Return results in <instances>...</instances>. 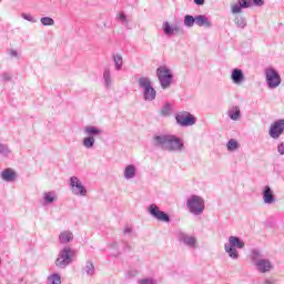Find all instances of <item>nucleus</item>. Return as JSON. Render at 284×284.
I'll return each mask as SVG.
<instances>
[{
	"label": "nucleus",
	"mask_w": 284,
	"mask_h": 284,
	"mask_svg": "<svg viewBox=\"0 0 284 284\" xmlns=\"http://www.w3.org/2000/svg\"><path fill=\"white\" fill-rule=\"evenodd\" d=\"M153 145L166 152H183L185 150L183 140L172 134L154 135Z\"/></svg>",
	"instance_id": "nucleus-1"
},
{
	"label": "nucleus",
	"mask_w": 284,
	"mask_h": 284,
	"mask_svg": "<svg viewBox=\"0 0 284 284\" xmlns=\"http://www.w3.org/2000/svg\"><path fill=\"white\" fill-rule=\"evenodd\" d=\"M251 258L255 265V270L260 272V274H267V272H272V270H274V264H272V261L263 258V253H261V251L257 248L252 250Z\"/></svg>",
	"instance_id": "nucleus-2"
},
{
	"label": "nucleus",
	"mask_w": 284,
	"mask_h": 284,
	"mask_svg": "<svg viewBox=\"0 0 284 284\" xmlns=\"http://www.w3.org/2000/svg\"><path fill=\"white\" fill-rule=\"evenodd\" d=\"M74 256H77V251L72 250L70 246H64L60 253L58 258L55 260L57 267H61V270H65L68 265H72L74 263Z\"/></svg>",
	"instance_id": "nucleus-3"
},
{
	"label": "nucleus",
	"mask_w": 284,
	"mask_h": 284,
	"mask_svg": "<svg viewBox=\"0 0 284 284\" xmlns=\"http://www.w3.org/2000/svg\"><path fill=\"white\" fill-rule=\"evenodd\" d=\"M186 207L194 216H201L205 212V200L200 195H190L186 200Z\"/></svg>",
	"instance_id": "nucleus-4"
},
{
	"label": "nucleus",
	"mask_w": 284,
	"mask_h": 284,
	"mask_svg": "<svg viewBox=\"0 0 284 284\" xmlns=\"http://www.w3.org/2000/svg\"><path fill=\"white\" fill-rule=\"evenodd\" d=\"M245 247V242L241 240L239 236H230L229 243L224 245V250L226 254H229L230 258L233 261L239 260V251Z\"/></svg>",
	"instance_id": "nucleus-5"
},
{
	"label": "nucleus",
	"mask_w": 284,
	"mask_h": 284,
	"mask_svg": "<svg viewBox=\"0 0 284 284\" xmlns=\"http://www.w3.org/2000/svg\"><path fill=\"white\" fill-rule=\"evenodd\" d=\"M138 85L143 90L144 101H154L156 99V90L152 88V80L148 77H142L138 80Z\"/></svg>",
	"instance_id": "nucleus-6"
},
{
	"label": "nucleus",
	"mask_w": 284,
	"mask_h": 284,
	"mask_svg": "<svg viewBox=\"0 0 284 284\" xmlns=\"http://www.w3.org/2000/svg\"><path fill=\"white\" fill-rule=\"evenodd\" d=\"M156 77L162 90H168V88L172 85V79H174V74L172 73V70H170L168 67H159L156 69Z\"/></svg>",
	"instance_id": "nucleus-7"
},
{
	"label": "nucleus",
	"mask_w": 284,
	"mask_h": 284,
	"mask_svg": "<svg viewBox=\"0 0 284 284\" xmlns=\"http://www.w3.org/2000/svg\"><path fill=\"white\" fill-rule=\"evenodd\" d=\"M266 84L270 88V90H276L278 85H281V75L278 74V71H276L274 68H266L264 70Z\"/></svg>",
	"instance_id": "nucleus-8"
},
{
	"label": "nucleus",
	"mask_w": 284,
	"mask_h": 284,
	"mask_svg": "<svg viewBox=\"0 0 284 284\" xmlns=\"http://www.w3.org/2000/svg\"><path fill=\"white\" fill-rule=\"evenodd\" d=\"M69 185L71 187L72 194L74 196H87L88 195V190L83 185V182L77 176H71L69 180Z\"/></svg>",
	"instance_id": "nucleus-9"
},
{
	"label": "nucleus",
	"mask_w": 284,
	"mask_h": 284,
	"mask_svg": "<svg viewBox=\"0 0 284 284\" xmlns=\"http://www.w3.org/2000/svg\"><path fill=\"white\" fill-rule=\"evenodd\" d=\"M175 121L179 125H181L182 128H190L192 125L196 124V118H194V115H192L190 112L187 111H182L179 112L175 115Z\"/></svg>",
	"instance_id": "nucleus-10"
},
{
	"label": "nucleus",
	"mask_w": 284,
	"mask_h": 284,
	"mask_svg": "<svg viewBox=\"0 0 284 284\" xmlns=\"http://www.w3.org/2000/svg\"><path fill=\"white\" fill-rule=\"evenodd\" d=\"M148 212L156 221H160L162 223H170V215L161 211V209H159L156 204L149 205Z\"/></svg>",
	"instance_id": "nucleus-11"
},
{
	"label": "nucleus",
	"mask_w": 284,
	"mask_h": 284,
	"mask_svg": "<svg viewBox=\"0 0 284 284\" xmlns=\"http://www.w3.org/2000/svg\"><path fill=\"white\" fill-rule=\"evenodd\" d=\"M178 241L180 243H183V245L190 247L191 250H196L199 247V242L196 241V237L187 233L180 232L178 234Z\"/></svg>",
	"instance_id": "nucleus-12"
},
{
	"label": "nucleus",
	"mask_w": 284,
	"mask_h": 284,
	"mask_svg": "<svg viewBox=\"0 0 284 284\" xmlns=\"http://www.w3.org/2000/svg\"><path fill=\"white\" fill-rule=\"evenodd\" d=\"M283 132H284V120H277L273 124H271L268 134L271 139H280Z\"/></svg>",
	"instance_id": "nucleus-13"
},
{
	"label": "nucleus",
	"mask_w": 284,
	"mask_h": 284,
	"mask_svg": "<svg viewBox=\"0 0 284 284\" xmlns=\"http://www.w3.org/2000/svg\"><path fill=\"white\" fill-rule=\"evenodd\" d=\"M247 8H252V0H237L231 4V12L232 14H241Z\"/></svg>",
	"instance_id": "nucleus-14"
},
{
	"label": "nucleus",
	"mask_w": 284,
	"mask_h": 284,
	"mask_svg": "<svg viewBox=\"0 0 284 284\" xmlns=\"http://www.w3.org/2000/svg\"><path fill=\"white\" fill-rule=\"evenodd\" d=\"M263 202L266 205H274L276 203V197L274 196V191L270 185H266L262 189Z\"/></svg>",
	"instance_id": "nucleus-15"
},
{
	"label": "nucleus",
	"mask_w": 284,
	"mask_h": 284,
	"mask_svg": "<svg viewBox=\"0 0 284 284\" xmlns=\"http://www.w3.org/2000/svg\"><path fill=\"white\" fill-rule=\"evenodd\" d=\"M163 32L166 37H172L174 34H180L182 32L181 26L179 24H170V22H163Z\"/></svg>",
	"instance_id": "nucleus-16"
},
{
	"label": "nucleus",
	"mask_w": 284,
	"mask_h": 284,
	"mask_svg": "<svg viewBox=\"0 0 284 284\" xmlns=\"http://www.w3.org/2000/svg\"><path fill=\"white\" fill-rule=\"evenodd\" d=\"M231 80L235 85H241L243 81H245V74L243 73V70L241 69H233L231 73Z\"/></svg>",
	"instance_id": "nucleus-17"
},
{
	"label": "nucleus",
	"mask_w": 284,
	"mask_h": 284,
	"mask_svg": "<svg viewBox=\"0 0 284 284\" xmlns=\"http://www.w3.org/2000/svg\"><path fill=\"white\" fill-rule=\"evenodd\" d=\"M1 179L7 183H13V181H17V172L12 169H6L1 172Z\"/></svg>",
	"instance_id": "nucleus-18"
},
{
	"label": "nucleus",
	"mask_w": 284,
	"mask_h": 284,
	"mask_svg": "<svg viewBox=\"0 0 284 284\" xmlns=\"http://www.w3.org/2000/svg\"><path fill=\"white\" fill-rule=\"evenodd\" d=\"M136 166L134 164H128L125 168H124V171H123V176L126 181H130L132 179H135L136 178Z\"/></svg>",
	"instance_id": "nucleus-19"
},
{
	"label": "nucleus",
	"mask_w": 284,
	"mask_h": 284,
	"mask_svg": "<svg viewBox=\"0 0 284 284\" xmlns=\"http://www.w3.org/2000/svg\"><path fill=\"white\" fill-rule=\"evenodd\" d=\"M227 116L231 121H241V106L233 105L227 110Z\"/></svg>",
	"instance_id": "nucleus-20"
},
{
	"label": "nucleus",
	"mask_w": 284,
	"mask_h": 284,
	"mask_svg": "<svg viewBox=\"0 0 284 284\" xmlns=\"http://www.w3.org/2000/svg\"><path fill=\"white\" fill-rule=\"evenodd\" d=\"M59 241L62 245H68L74 241V234L71 231H62L59 235Z\"/></svg>",
	"instance_id": "nucleus-21"
},
{
	"label": "nucleus",
	"mask_w": 284,
	"mask_h": 284,
	"mask_svg": "<svg viewBox=\"0 0 284 284\" xmlns=\"http://www.w3.org/2000/svg\"><path fill=\"white\" fill-rule=\"evenodd\" d=\"M195 23L200 28H212V21H210V18H207L203 14L195 17Z\"/></svg>",
	"instance_id": "nucleus-22"
},
{
	"label": "nucleus",
	"mask_w": 284,
	"mask_h": 284,
	"mask_svg": "<svg viewBox=\"0 0 284 284\" xmlns=\"http://www.w3.org/2000/svg\"><path fill=\"white\" fill-rule=\"evenodd\" d=\"M84 134H87V136H92L94 139V136L103 134V131L97 126H85Z\"/></svg>",
	"instance_id": "nucleus-23"
},
{
	"label": "nucleus",
	"mask_w": 284,
	"mask_h": 284,
	"mask_svg": "<svg viewBox=\"0 0 284 284\" xmlns=\"http://www.w3.org/2000/svg\"><path fill=\"white\" fill-rule=\"evenodd\" d=\"M54 201H57V193L54 191L43 193L42 205H50V203H54Z\"/></svg>",
	"instance_id": "nucleus-24"
},
{
	"label": "nucleus",
	"mask_w": 284,
	"mask_h": 284,
	"mask_svg": "<svg viewBox=\"0 0 284 284\" xmlns=\"http://www.w3.org/2000/svg\"><path fill=\"white\" fill-rule=\"evenodd\" d=\"M113 63L115 65V70L120 72V70H123V55L121 53H115L112 55Z\"/></svg>",
	"instance_id": "nucleus-25"
},
{
	"label": "nucleus",
	"mask_w": 284,
	"mask_h": 284,
	"mask_svg": "<svg viewBox=\"0 0 284 284\" xmlns=\"http://www.w3.org/2000/svg\"><path fill=\"white\" fill-rule=\"evenodd\" d=\"M87 276H94L97 270L94 268V263L92 261H87L84 267L82 268Z\"/></svg>",
	"instance_id": "nucleus-26"
},
{
	"label": "nucleus",
	"mask_w": 284,
	"mask_h": 284,
	"mask_svg": "<svg viewBox=\"0 0 284 284\" xmlns=\"http://www.w3.org/2000/svg\"><path fill=\"white\" fill-rule=\"evenodd\" d=\"M104 85L110 88L112 85V73L110 72V68H105L103 72Z\"/></svg>",
	"instance_id": "nucleus-27"
},
{
	"label": "nucleus",
	"mask_w": 284,
	"mask_h": 284,
	"mask_svg": "<svg viewBox=\"0 0 284 284\" xmlns=\"http://www.w3.org/2000/svg\"><path fill=\"white\" fill-rule=\"evenodd\" d=\"M234 23L242 30L245 29V26H247V21L245 20V17H243V16H236L234 19Z\"/></svg>",
	"instance_id": "nucleus-28"
},
{
	"label": "nucleus",
	"mask_w": 284,
	"mask_h": 284,
	"mask_svg": "<svg viewBox=\"0 0 284 284\" xmlns=\"http://www.w3.org/2000/svg\"><path fill=\"white\" fill-rule=\"evenodd\" d=\"M194 23H196V17L190 14L184 17V26H186V28H193Z\"/></svg>",
	"instance_id": "nucleus-29"
},
{
	"label": "nucleus",
	"mask_w": 284,
	"mask_h": 284,
	"mask_svg": "<svg viewBox=\"0 0 284 284\" xmlns=\"http://www.w3.org/2000/svg\"><path fill=\"white\" fill-rule=\"evenodd\" d=\"M94 142H95V140H94V138H92V136H87V138H84L83 139V146L84 148H87L88 150H90V149H92V148H94Z\"/></svg>",
	"instance_id": "nucleus-30"
},
{
	"label": "nucleus",
	"mask_w": 284,
	"mask_h": 284,
	"mask_svg": "<svg viewBox=\"0 0 284 284\" xmlns=\"http://www.w3.org/2000/svg\"><path fill=\"white\" fill-rule=\"evenodd\" d=\"M162 116H170L172 114V104L165 103L161 110Z\"/></svg>",
	"instance_id": "nucleus-31"
},
{
	"label": "nucleus",
	"mask_w": 284,
	"mask_h": 284,
	"mask_svg": "<svg viewBox=\"0 0 284 284\" xmlns=\"http://www.w3.org/2000/svg\"><path fill=\"white\" fill-rule=\"evenodd\" d=\"M226 148L230 152H234V150H239V142H236L234 139H231L227 142Z\"/></svg>",
	"instance_id": "nucleus-32"
},
{
	"label": "nucleus",
	"mask_w": 284,
	"mask_h": 284,
	"mask_svg": "<svg viewBox=\"0 0 284 284\" xmlns=\"http://www.w3.org/2000/svg\"><path fill=\"white\" fill-rule=\"evenodd\" d=\"M50 284H61V276L59 274H52L48 277Z\"/></svg>",
	"instance_id": "nucleus-33"
},
{
	"label": "nucleus",
	"mask_w": 284,
	"mask_h": 284,
	"mask_svg": "<svg viewBox=\"0 0 284 284\" xmlns=\"http://www.w3.org/2000/svg\"><path fill=\"white\" fill-rule=\"evenodd\" d=\"M40 23H42V26H54V19L50 17H43L40 19Z\"/></svg>",
	"instance_id": "nucleus-34"
},
{
	"label": "nucleus",
	"mask_w": 284,
	"mask_h": 284,
	"mask_svg": "<svg viewBox=\"0 0 284 284\" xmlns=\"http://www.w3.org/2000/svg\"><path fill=\"white\" fill-rule=\"evenodd\" d=\"M10 152V148H8V145L0 144V154H2V156H9Z\"/></svg>",
	"instance_id": "nucleus-35"
},
{
	"label": "nucleus",
	"mask_w": 284,
	"mask_h": 284,
	"mask_svg": "<svg viewBox=\"0 0 284 284\" xmlns=\"http://www.w3.org/2000/svg\"><path fill=\"white\" fill-rule=\"evenodd\" d=\"M119 21H121L122 26H128L130 23V20H128V16L125 13L121 12L118 16Z\"/></svg>",
	"instance_id": "nucleus-36"
},
{
	"label": "nucleus",
	"mask_w": 284,
	"mask_h": 284,
	"mask_svg": "<svg viewBox=\"0 0 284 284\" xmlns=\"http://www.w3.org/2000/svg\"><path fill=\"white\" fill-rule=\"evenodd\" d=\"M21 17L26 21H30V23H37V19H34V17H32L30 13H22Z\"/></svg>",
	"instance_id": "nucleus-37"
},
{
	"label": "nucleus",
	"mask_w": 284,
	"mask_h": 284,
	"mask_svg": "<svg viewBox=\"0 0 284 284\" xmlns=\"http://www.w3.org/2000/svg\"><path fill=\"white\" fill-rule=\"evenodd\" d=\"M138 283L139 284H156V280H154V278H142V280H139Z\"/></svg>",
	"instance_id": "nucleus-38"
},
{
	"label": "nucleus",
	"mask_w": 284,
	"mask_h": 284,
	"mask_svg": "<svg viewBox=\"0 0 284 284\" xmlns=\"http://www.w3.org/2000/svg\"><path fill=\"white\" fill-rule=\"evenodd\" d=\"M2 81L8 83V81H12V75L10 73H2Z\"/></svg>",
	"instance_id": "nucleus-39"
},
{
	"label": "nucleus",
	"mask_w": 284,
	"mask_h": 284,
	"mask_svg": "<svg viewBox=\"0 0 284 284\" xmlns=\"http://www.w3.org/2000/svg\"><path fill=\"white\" fill-rule=\"evenodd\" d=\"M277 152H278V154H281V156L284 155V142H281V143L277 145Z\"/></svg>",
	"instance_id": "nucleus-40"
},
{
	"label": "nucleus",
	"mask_w": 284,
	"mask_h": 284,
	"mask_svg": "<svg viewBox=\"0 0 284 284\" xmlns=\"http://www.w3.org/2000/svg\"><path fill=\"white\" fill-rule=\"evenodd\" d=\"M254 6H257L258 8H261V6L265 4L264 0H253Z\"/></svg>",
	"instance_id": "nucleus-41"
},
{
	"label": "nucleus",
	"mask_w": 284,
	"mask_h": 284,
	"mask_svg": "<svg viewBox=\"0 0 284 284\" xmlns=\"http://www.w3.org/2000/svg\"><path fill=\"white\" fill-rule=\"evenodd\" d=\"M9 54H10V57H14V58L19 57V53L14 49H11Z\"/></svg>",
	"instance_id": "nucleus-42"
},
{
	"label": "nucleus",
	"mask_w": 284,
	"mask_h": 284,
	"mask_svg": "<svg viewBox=\"0 0 284 284\" xmlns=\"http://www.w3.org/2000/svg\"><path fill=\"white\" fill-rule=\"evenodd\" d=\"M194 3H196V6H203V3H205V0H194Z\"/></svg>",
	"instance_id": "nucleus-43"
},
{
	"label": "nucleus",
	"mask_w": 284,
	"mask_h": 284,
	"mask_svg": "<svg viewBox=\"0 0 284 284\" xmlns=\"http://www.w3.org/2000/svg\"><path fill=\"white\" fill-rule=\"evenodd\" d=\"M124 234H132V229L126 226L124 229Z\"/></svg>",
	"instance_id": "nucleus-44"
},
{
	"label": "nucleus",
	"mask_w": 284,
	"mask_h": 284,
	"mask_svg": "<svg viewBox=\"0 0 284 284\" xmlns=\"http://www.w3.org/2000/svg\"><path fill=\"white\" fill-rule=\"evenodd\" d=\"M266 284H271L270 281H266Z\"/></svg>",
	"instance_id": "nucleus-45"
},
{
	"label": "nucleus",
	"mask_w": 284,
	"mask_h": 284,
	"mask_svg": "<svg viewBox=\"0 0 284 284\" xmlns=\"http://www.w3.org/2000/svg\"><path fill=\"white\" fill-rule=\"evenodd\" d=\"M0 265H1V260H0Z\"/></svg>",
	"instance_id": "nucleus-46"
}]
</instances>
